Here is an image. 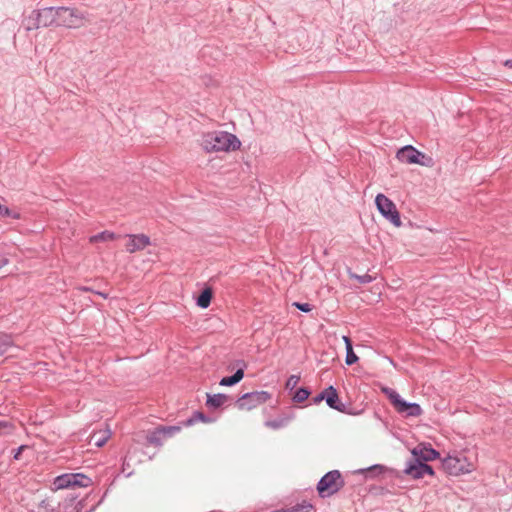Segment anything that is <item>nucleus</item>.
Here are the masks:
<instances>
[{
    "label": "nucleus",
    "instance_id": "1",
    "mask_svg": "<svg viewBox=\"0 0 512 512\" xmlns=\"http://www.w3.org/2000/svg\"><path fill=\"white\" fill-rule=\"evenodd\" d=\"M203 150L207 153L236 151L241 147V141L232 133L226 131L209 132L203 136Z\"/></svg>",
    "mask_w": 512,
    "mask_h": 512
},
{
    "label": "nucleus",
    "instance_id": "2",
    "mask_svg": "<svg viewBox=\"0 0 512 512\" xmlns=\"http://www.w3.org/2000/svg\"><path fill=\"white\" fill-rule=\"evenodd\" d=\"M57 7H45L35 9L31 15L24 20L26 30H36L41 27L57 26Z\"/></svg>",
    "mask_w": 512,
    "mask_h": 512
},
{
    "label": "nucleus",
    "instance_id": "3",
    "mask_svg": "<svg viewBox=\"0 0 512 512\" xmlns=\"http://www.w3.org/2000/svg\"><path fill=\"white\" fill-rule=\"evenodd\" d=\"M57 10V27L77 29L90 22L89 14L77 8L61 6Z\"/></svg>",
    "mask_w": 512,
    "mask_h": 512
},
{
    "label": "nucleus",
    "instance_id": "4",
    "mask_svg": "<svg viewBox=\"0 0 512 512\" xmlns=\"http://www.w3.org/2000/svg\"><path fill=\"white\" fill-rule=\"evenodd\" d=\"M345 485L339 470H331L324 474L317 483L316 489L319 497L327 498L337 493Z\"/></svg>",
    "mask_w": 512,
    "mask_h": 512
},
{
    "label": "nucleus",
    "instance_id": "5",
    "mask_svg": "<svg viewBox=\"0 0 512 512\" xmlns=\"http://www.w3.org/2000/svg\"><path fill=\"white\" fill-rule=\"evenodd\" d=\"M443 470L452 476L469 473L474 469L472 462L463 454L448 455L442 460Z\"/></svg>",
    "mask_w": 512,
    "mask_h": 512
},
{
    "label": "nucleus",
    "instance_id": "6",
    "mask_svg": "<svg viewBox=\"0 0 512 512\" xmlns=\"http://www.w3.org/2000/svg\"><path fill=\"white\" fill-rule=\"evenodd\" d=\"M325 401L327 406L331 409L337 410L342 413L352 414L351 409H347L346 405L342 403L338 395L337 389L330 385L323 389L319 394L311 399V404L318 405Z\"/></svg>",
    "mask_w": 512,
    "mask_h": 512
},
{
    "label": "nucleus",
    "instance_id": "7",
    "mask_svg": "<svg viewBox=\"0 0 512 512\" xmlns=\"http://www.w3.org/2000/svg\"><path fill=\"white\" fill-rule=\"evenodd\" d=\"M375 205L379 213L395 227L402 225L400 213L394 202L382 193L377 194Z\"/></svg>",
    "mask_w": 512,
    "mask_h": 512
},
{
    "label": "nucleus",
    "instance_id": "8",
    "mask_svg": "<svg viewBox=\"0 0 512 512\" xmlns=\"http://www.w3.org/2000/svg\"><path fill=\"white\" fill-rule=\"evenodd\" d=\"M272 398V394L268 391H253L244 393L235 402L239 410H252Z\"/></svg>",
    "mask_w": 512,
    "mask_h": 512
},
{
    "label": "nucleus",
    "instance_id": "9",
    "mask_svg": "<svg viewBox=\"0 0 512 512\" xmlns=\"http://www.w3.org/2000/svg\"><path fill=\"white\" fill-rule=\"evenodd\" d=\"M53 484L56 489L88 487L92 485V479L83 473H65L57 476Z\"/></svg>",
    "mask_w": 512,
    "mask_h": 512
},
{
    "label": "nucleus",
    "instance_id": "10",
    "mask_svg": "<svg viewBox=\"0 0 512 512\" xmlns=\"http://www.w3.org/2000/svg\"><path fill=\"white\" fill-rule=\"evenodd\" d=\"M404 473L411 476L413 479H420L424 475H434V469L427 462L417 461L415 458H411L407 461Z\"/></svg>",
    "mask_w": 512,
    "mask_h": 512
},
{
    "label": "nucleus",
    "instance_id": "11",
    "mask_svg": "<svg viewBox=\"0 0 512 512\" xmlns=\"http://www.w3.org/2000/svg\"><path fill=\"white\" fill-rule=\"evenodd\" d=\"M389 469L382 464H373L369 467L354 469V477L358 481L377 479Z\"/></svg>",
    "mask_w": 512,
    "mask_h": 512
},
{
    "label": "nucleus",
    "instance_id": "12",
    "mask_svg": "<svg viewBox=\"0 0 512 512\" xmlns=\"http://www.w3.org/2000/svg\"><path fill=\"white\" fill-rule=\"evenodd\" d=\"M412 458H415L417 461H433L440 457L439 451L434 449L430 444L424 445L422 448L416 447L411 451Z\"/></svg>",
    "mask_w": 512,
    "mask_h": 512
},
{
    "label": "nucleus",
    "instance_id": "13",
    "mask_svg": "<svg viewBox=\"0 0 512 512\" xmlns=\"http://www.w3.org/2000/svg\"><path fill=\"white\" fill-rule=\"evenodd\" d=\"M394 409L405 417H418L423 413V410L418 403L408 402L403 398Z\"/></svg>",
    "mask_w": 512,
    "mask_h": 512
},
{
    "label": "nucleus",
    "instance_id": "14",
    "mask_svg": "<svg viewBox=\"0 0 512 512\" xmlns=\"http://www.w3.org/2000/svg\"><path fill=\"white\" fill-rule=\"evenodd\" d=\"M150 245V238L145 234L129 235V241L126 244V250L129 253H134L143 250Z\"/></svg>",
    "mask_w": 512,
    "mask_h": 512
},
{
    "label": "nucleus",
    "instance_id": "15",
    "mask_svg": "<svg viewBox=\"0 0 512 512\" xmlns=\"http://www.w3.org/2000/svg\"><path fill=\"white\" fill-rule=\"evenodd\" d=\"M416 148L412 145H406L402 148H400L396 153V158L401 162L405 164H415L416 159Z\"/></svg>",
    "mask_w": 512,
    "mask_h": 512
},
{
    "label": "nucleus",
    "instance_id": "16",
    "mask_svg": "<svg viewBox=\"0 0 512 512\" xmlns=\"http://www.w3.org/2000/svg\"><path fill=\"white\" fill-rule=\"evenodd\" d=\"M205 405L210 410H217L222 407L228 400L229 396L224 393L210 394L207 393Z\"/></svg>",
    "mask_w": 512,
    "mask_h": 512
},
{
    "label": "nucleus",
    "instance_id": "17",
    "mask_svg": "<svg viewBox=\"0 0 512 512\" xmlns=\"http://www.w3.org/2000/svg\"><path fill=\"white\" fill-rule=\"evenodd\" d=\"M294 418V413L282 414L276 419L267 420L265 426L273 430H277L287 426L290 421Z\"/></svg>",
    "mask_w": 512,
    "mask_h": 512
},
{
    "label": "nucleus",
    "instance_id": "18",
    "mask_svg": "<svg viewBox=\"0 0 512 512\" xmlns=\"http://www.w3.org/2000/svg\"><path fill=\"white\" fill-rule=\"evenodd\" d=\"M213 297V290L211 287H204L200 293L196 296V305L202 309H206L210 306Z\"/></svg>",
    "mask_w": 512,
    "mask_h": 512
},
{
    "label": "nucleus",
    "instance_id": "19",
    "mask_svg": "<svg viewBox=\"0 0 512 512\" xmlns=\"http://www.w3.org/2000/svg\"><path fill=\"white\" fill-rule=\"evenodd\" d=\"M198 421H201L203 423H212L215 421V419L207 416L202 411L196 410L193 412V414L188 419L182 421V425L184 427H189V426L194 425Z\"/></svg>",
    "mask_w": 512,
    "mask_h": 512
},
{
    "label": "nucleus",
    "instance_id": "20",
    "mask_svg": "<svg viewBox=\"0 0 512 512\" xmlns=\"http://www.w3.org/2000/svg\"><path fill=\"white\" fill-rule=\"evenodd\" d=\"M89 499V495L81 500L76 501V497H71L65 500L64 508H72V512H82L83 509L87 506V501Z\"/></svg>",
    "mask_w": 512,
    "mask_h": 512
},
{
    "label": "nucleus",
    "instance_id": "21",
    "mask_svg": "<svg viewBox=\"0 0 512 512\" xmlns=\"http://www.w3.org/2000/svg\"><path fill=\"white\" fill-rule=\"evenodd\" d=\"M244 378V373L241 369H237L234 374L223 377L219 384L221 386L231 387L239 383Z\"/></svg>",
    "mask_w": 512,
    "mask_h": 512
},
{
    "label": "nucleus",
    "instance_id": "22",
    "mask_svg": "<svg viewBox=\"0 0 512 512\" xmlns=\"http://www.w3.org/2000/svg\"><path fill=\"white\" fill-rule=\"evenodd\" d=\"M163 439H165V437L163 436L159 426L156 427L153 431L149 432L146 436L147 443L155 447L162 446Z\"/></svg>",
    "mask_w": 512,
    "mask_h": 512
},
{
    "label": "nucleus",
    "instance_id": "23",
    "mask_svg": "<svg viewBox=\"0 0 512 512\" xmlns=\"http://www.w3.org/2000/svg\"><path fill=\"white\" fill-rule=\"evenodd\" d=\"M310 395H311L310 388L299 387V388L295 389V391L291 397V400L294 403H303L304 401H306L309 398Z\"/></svg>",
    "mask_w": 512,
    "mask_h": 512
},
{
    "label": "nucleus",
    "instance_id": "24",
    "mask_svg": "<svg viewBox=\"0 0 512 512\" xmlns=\"http://www.w3.org/2000/svg\"><path fill=\"white\" fill-rule=\"evenodd\" d=\"M117 235L114 232L105 230L98 234H95L90 237L89 241L90 243H97V242H106V241H113L117 239Z\"/></svg>",
    "mask_w": 512,
    "mask_h": 512
},
{
    "label": "nucleus",
    "instance_id": "25",
    "mask_svg": "<svg viewBox=\"0 0 512 512\" xmlns=\"http://www.w3.org/2000/svg\"><path fill=\"white\" fill-rule=\"evenodd\" d=\"M381 391L387 396V398L389 399L390 403L392 404V406L394 408L398 405V403L402 399L400 394L396 390H394L390 387L384 386L381 388Z\"/></svg>",
    "mask_w": 512,
    "mask_h": 512
},
{
    "label": "nucleus",
    "instance_id": "26",
    "mask_svg": "<svg viewBox=\"0 0 512 512\" xmlns=\"http://www.w3.org/2000/svg\"><path fill=\"white\" fill-rule=\"evenodd\" d=\"M13 344V339L10 334L0 332V356L5 354Z\"/></svg>",
    "mask_w": 512,
    "mask_h": 512
},
{
    "label": "nucleus",
    "instance_id": "27",
    "mask_svg": "<svg viewBox=\"0 0 512 512\" xmlns=\"http://www.w3.org/2000/svg\"><path fill=\"white\" fill-rule=\"evenodd\" d=\"M314 508L312 503L307 500H303L301 503H298L290 508H283L284 512H309Z\"/></svg>",
    "mask_w": 512,
    "mask_h": 512
},
{
    "label": "nucleus",
    "instance_id": "28",
    "mask_svg": "<svg viewBox=\"0 0 512 512\" xmlns=\"http://www.w3.org/2000/svg\"><path fill=\"white\" fill-rule=\"evenodd\" d=\"M182 427H183L182 422L179 425L159 426V428L165 438L172 437L175 434L179 433L181 431Z\"/></svg>",
    "mask_w": 512,
    "mask_h": 512
},
{
    "label": "nucleus",
    "instance_id": "29",
    "mask_svg": "<svg viewBox=\"0 0 512 512\" xmlns=\"http://www.w3.org/2000/svg\"><path fill=\"white\" fill-rule=\"evenodd\" d=\"M367 490L373 496H385L391 493L386 487L381 485H370Z\"/></svg>",
    "mask_w": 512,
    "mask_h": 512
},
{
    "label": "nucleus",
    "instance_id": "30",
    "mask_svg": "<svg viewBox=\"0 0 512 512\" xmlns=\"http://www.w3.org/2000/svg\"><path fill=\"white\" fill-rule=\"evenodd\" d=\"M416 155V163L415 164H419V165H422V166H430L431 163H432V158L427 156L425 153L419 151L418 149L416 150L415 152Z\"/></svg>",
    "mask_w": 512,
    "mask_h": 512
},
{
    "label": "nucleus",
    "instance_id": "31",
    "mask_svg": "<svg viewBox=\"0 0 512 512\" xmlns=\"http://www.w3.org/2000/svg\"><path fill=\"white\" fill-rule=\"evenodd\" d=\"M132 459V454L131 452L129 451L124 459H123V463H122V472L126 474V476H131L133 474V470L131 469V464H130V461Z\"/></svg>",
    "mask_w": 512,
    "mask_h": 512
},
{
    "label": "nucleus",
    "instance_id": "32",
    "mask_svg": "<svg viewBox=\"0 0 512 512\" xmlns=\"http://www.w3.org/2000/svg\"><path fill=\"white\" fill-rule=\"evenodd\" d=\"M299 381V375H291L285 383V389L288 390L289 392H292L293 390L295 391V389H297L296 386L299 383Z\"/></svg>",
    "mask_w": 512,
    "mask_h": 512
},
{
    "label": "nucleus",
    "instance_id": "33",
    "mask_svg": "<svg viewBox=\"0 0 512 512\" xmlns=\"http://www.w3.org/2000/svg\"><path fill=\"white\" fill-rule=\"evenodd\" d=\"M13 430L14 425L11 422L0 420V436L9 435Z\"/></svg>",
    "mask_w": 512,
    "mask_h": 512
},
{
    "label": "nucleus",
    "instance_id": "34",
    "mask_svg": "<svg viewBox=\"0 0 512 512\" xmlns=\"http://www.w3.org/2000/svg\"><path fill=\"white\" fill-rule=\"evenodd\" d=\"M39 507L42 508L45 512H59L57 508L52 505V502L48 498L43 499L39 503Z\"/></svg>",
    "mask_w": 512,
    "mask_h": 512
},
{
    "label": "nucleus",
    "instance_id": "35",
    "mask_svg": "<svg viewBox=\"0 0 512 512\" xmlns=\"http://www.w3.org/2000/svg\"><path fill=\"white\" fill-rule=\"evenodd\" d=\"M373 279V276L369 275L368 273H365L363 275L354 273V280H357L360 284L370 283Z\"/></svg>",
    "mask_w": 512,
    "mask_h": 512
},
{
    "label": "nucleus",
    "instance_id": "36",
    "mask_svg": "<svg viewBox=\"0 0 512 512\" xmlns=\"http://www.w3.org/2000/svg\"><path fill=\"white\" fill-rule=\"evenodd\" d=\"M292 306L296 307L298 310L308 313L312 310L313 306L309 303H301V302H294Z\"/></svg>",
    "mask_w": 512,
    "mask_h": 512
},
{
    "label": "nucleus",
    "instance_id": "37",
    "mask_svg": "<svg viewBox=\"0 0 512 512\" xmlns=\"http://www.w3.org/2000/svg\"><path fill=\"white\" fill-rule=\"evenodd\" d=\"M352 361H353V358H352V344H348V349H346V358H345V362L348 366H352Z\"/></svg>",
    "mask_w": 512,
    "mask_h": 512
},
{
    "label": "nucleus",
    "instance_id": "38",
    "mask_svg": "<svg viewBox=\"0 0 512 512\" xmlns=\"http://www.w3.org/2000/svg\"><path fill=\"white\" fill-rule=\"evenodd\" d=\"M27 445H21L17 449L13 451V459L19 460L21 457L22 452L27 448Z\"/></svg>",
    "mask_w": 512,
    "mask_h": 512
},
{
    "label": "nucleus",
    "instance_id": "39",
    "mask_svg": "<svg viewBox=\"0 0 512 512\" xmlns=\"http://www.w3.org/2000/svg\"><path fill=\"white\" fill-rule=\"evenodd\" d=\"M235 364L237 366V369H241L242 372L244 373L245 369L247 368V363L244 360L240 359L237 360Z\"/></svg>",
    "mask_w": 512,
    "mask_h": 512
},
{
    "label": "nucleus",
    "instance_id": "40",
    "mask_svg": "<svg viewBox=\"0 0 512 512\" xmlns=\"http://www.w3.org/2000/svg\"><path fill=\"white\" fill-rule=\"evenodd\" d=\"M9 208L6 207V206H3L1 203H0V216H6V215H9Z\"/></svg>",
    "mask_w": 512,
    "mask_h": 512
},
{
    "label": "nucleus",
    "instance_id": "41",
    "mask_svg": "<svg viewBox=\"0 0 512 512\" xmlns=\"http://www.w3.org/2000/svg\"><path fill=\"white\" fill-rule=\"evenodd\" d=\"M106 441H107V437H103V438L97 439L95 444H96V446L101 447L102 445L105 444Z\"/></svg>",
    "mask_w": 512,
    "mask_h": 512
},
{
    "label": "nucleus",
    "instance_id": "42",
    "mask_svg": "<svg viewBox=\"0 0 512 512\" xmlns=\"http://www.w3.org/2000/svg\"><path fill=\"white\" fill-rule=\"evenodd\" d=\"M102 502V499H100L96 504H93L88 510H86L85 512H94L96 510V508L101 504Z\"/></svg>",
    "mask_w": 512,
    "mask_h": 512
},
{
    "label": "nucleus",
    "instance_id": "43",
    "mask_svg": "<svg viewBox=\"0 0 512 512\" xmlns=\"http://www.w3.org/2000/svg\"><path fill=\"white\" fill-rule=\"evenodd\" d=\"M343 340L345 342L346 349H348V344H352V339L349 335H344Z\"/></svg>",
    "mask_w": 512,
    "mask_h": 512
},
{
    "label": "nucleus",
    "instance_id": "44",
    "mask_svg": "<svg viewBox=\"0 0 512 512\" xmlns=\"http://www.w3.org/2000/svg\"><path fill=\"white\" fill-rule=\"evenodd\" d=\"M503 64L505 67L512 68V58L505 60Z\"/></svg>",
    "mask_w": 512,
    "mask_h": 512
},
{
    "label": "nucleus",
    "instance_id": "45",
    "mask_svg": "<svg viewBox=\"0 0 512 512\" xmlns=\"http://www.w3.org/2000/svg\"><path fill=\"white\" fill-rule=\"evenodd\" d=\"M8 263L7 258H0V269Z\"/></svg>",
    "mask_w": 512,
    "mask_h": 512
},
{
    "label": "nucleus",
    "instance_id": "46",
    "mask_svg": "<svg viewBox=\"0 0 512 512\" xmlns=\"http://www.w3.org/2000/svg\"><path fill=\"white\" fill-rule=\"evenodd\" d=\"M359 360L358 356L354 353V364L357 363Z\"/></svg>",
    "mask_w": 512,
    "mask_h": 512
},
{
    "label": "nucleus",
    "instance_id": "47",
    "mask_svg": "<svg viewBox=\"0 0 512 512\" xmlns=\"http://www.w3.org/2000/svg\"><path fill=\"white\" fill-rule=\"evenodd\" d=\"M97 294H99L100 296H102L103 298H107V295L104 294V293H101V292H97Z\"/></svg>",
    "mask_w": 512,
    "mask_h": 512
},
{
    "label": "nucleus",
    "instance_id": "48",
    "mask_svg": "<svg viewBox=\"0 0 512 512\" xmlns=\"http://www.w3.org/2000/svg\"><path fill=\"white\" fill-rule=\"evenodd\" d=\"M347 271H348L349 274L352 275L351 269L349 267L347 268Z\"/></svg>",
    "mask_w": 512,
    "mask_h": 512
},
{
    "label": "nucleus",
    "instance_id": "49",
    "mask_svg": "<svg viewBox=\"0 0 512 512\" xmlns=\"http://www.w3.org/2000/svg\"><path fill=\"white\" fill-rule=\"evenodd\" d=\"M84 291H90L91 289L90 288H83Z\"/></svg>",
    "mask_w": 512,
    "mask_h": 512
}]
</instances>
